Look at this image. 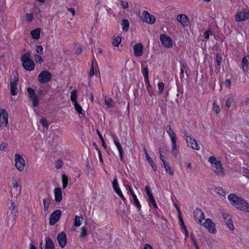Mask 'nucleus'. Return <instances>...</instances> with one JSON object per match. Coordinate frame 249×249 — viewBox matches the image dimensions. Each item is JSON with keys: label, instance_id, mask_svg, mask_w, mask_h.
Instances as JSON below:
<instances>
[{"label": "nucleus", "instance_id": "1", "mask_svg": "<svg viewBox=\"0 0 249 249\" xmlns=\"http://www.w3.org/2000/svg\"><path fill=\"white\" fill-rule=\"evenodd\" d=\"M228 198L231 204L236 209L249 213V204L242 198L238 197L234 194H231L229 195Z\"/></svg>", "mask_w": 249, "mask_h": 249}, {"label": "nucleus", "instance_id": "2", "mask_svg": "<svg viewBox=\"0 0 249 249\" xmlns=\"http://www.w3.org/2000/svg\"><path fill=\"white\" fill-rule=\"evenodd\" d=\"M21 60L22 66L25 70L32 71L35 69V64L31 59V53L30 52H28L26 53L22 54L21 56Z\"/></svg>", "mask_w": 249, "mask_h": 249}, {"label": "nucleus", "instance_id": "3", "mask_svg": "<svg viewBox=\"0 0 249 249\" xmlns=\"http://www.w3.org/2000/svg\"><path fill=\"white\" fill-rule=\"evenodd\" d=\"M18 82V74L17 72L14 71L12 73L10 81V91L12 95H17L18 89L17 84Z\"/></svg>", "mask_w": 249, "mask_h": 249}, {"label": "nucleus", "instance_id": "4", "mask_svg": "<svg viewBox=\"0 0 249 249\" xmlns=\"http://www.w3.org/2000/svg\"><path fill=\"white\" fill-rule=\"evenodd\" d=\"M160 40L162 45L165 48H171L173 46L172 39L170 37L165 34H161L160 35Z\"/></svg>", "mask_w": 249, "mask_h": 249}, {"label": "nucleus", "instance_id": "5", "mask_svg": "<svg viewBox=\"0 0 249 249\" xmlns=\"http://www.w3.org/2000/svg\"><path fill=\"white\" fill-rule=\"evenodd\" d=\"M249 18V9H244L237 12L235 15V19L237 21H242Z\"/></svg>", "mask_w": 249, "mask_h": 249}, {"label": "nucleus", "instance_id": "6", "mask_svg": "<svg viewBox=\"0 0 249 249\" xmlns=\"http://www.w3.org/2000/svg\"><path fill=\"white\" fill-rule=\"evenodd\" d=\"M145 190L146 194L148 197V203L150 206H152L155 209H158V206L156 203V202L154 198L152 193H151L150 187L148 185H146L145 187Z\"/></svg>", "mask_w": 249, "mask_h": 249}, {"label": "nucleus", "instance_id": "7", "mask_svg": "<svg viewBox=\"0 0 249 249\" xmlns=\"http://www.w3.org/2000/svg\"><path fill=\"white\" fill-rule=\"evenodd\" d=\"M52 75L47 71H41L38 76V81L42 84L46 83L49 82L51 79Z\"/></svg>", "mask_w": 249, "mask_h": 249}, {"label": "nucleus", "instance_id": "8", "mask_svg": "<svg viewBox=\"0 0 249 249\" xmlns=\"http://www.w3.org/2000/svg\"><path fill=\"white\" fill-rule=\"evenodd\" d=\"M221 215L225 222L230 230L233 231L234 230V227L232 223L231 217L229 213L226 211H222L221 213Z\"/></svg>", "mask_w": 249, "mask_h": 249}, {"label": "nucleus", "instance_id": "9", "mask_svg": "<svg viewBox=\"0 0 249 249\" xmlns=\"http://www.w3.org/2000/svg\"><path fill=\"white\" fill-rule=\"evenodd\" d=\"M27 92L29 98L31 101L33 106L34 107L37 106L39 103V99L37 95L36 94L34 89L31 88H28L27 89Z\"/></svg>", "mask_w": 249, "mask_h": 249}, {"label": "nucleus", "instance_id": "10", "mask_svg": "<svg viewBox=\"0 0 249 249\" xmlns=\"http://www.w3.org/2000/svg\"><path fill=\"white\" fill-rule=\"evenodd\" d=\"M8 124V114L7 111L1 109L0 112V127L3 128L7 126Z\"/></svg>", "mask_w": 249, "mask_h": 249}, {"label": "nucleus", "instance_id": "11", "mask_svg": "<svg viewBox=\"0 0 249 249\" xmlns=\"http://www.w3.org/2000/svg\"><path fill=\"white\" fill-rule=\"evenodd\" d=\"M61 214L62 213L60 210H55L50 215L49 224L53 226L56 224L60 219Z\"/></svg>", "mask_w": 249, "mask_h": 249}, {"label": "nucleus", "instance_id": "12", "mask_svg": "<svg viewBox=\"0 0 249 249\" xmlns=\"http://www.w3.org/2000/svg\"><path fill=\"white\" fill-rule=\"evenodd\" d=\"M202 225L211 233H214L216 232L215 224L210 218L206 219L205 222L202 224Z\"/></svg>", "mask_w": 249, "mask_h": 249}, {"label": "nucleus", "instance_id": "13", "mask_svg": "<svg viewBox=\"0 0 249 249\" xmlns=\"http://www.w3.org/2000/svg\"><path fill=\"white\" fill-rule=\"evenodd\" d=\"M15 166L18 170L20 171L24 170L25 166V160L22 157H15Z\"/></svg>", "mask_w": 249, "mask_h": 249}, {"label": "nucleus", "instance_id": "14", "mask_svg": "<svg viewBox=\"0 0 249 249\" xmlns=\"http://www.w3.org/2000/svg\"><path fill=\"white\" fill-rule=\"evenodd\" d=\"M186 141L188 145L191 146L193 149L198 150L199 147L196 141L192 137L185 134Z\"/></svg>", "mask_w": 249, "mask_h": 249}, {"label": "nucleus", "instance_id": "15", "mask_svg": "<svg viewBox=\"0 0 249 249\" xmlns=\"http://www.w3.org/2000/svg\"><path fill=\"white\" fill-rule=\"evenodd\" d=\"M195 220L198 224L202 223V220L204 219V213L200 209H196L194 212Z\"/></svg>", "mask_w": 249, "mask_h": 249}, {"label": "nucleus", "instance_id": "16", "mask_svg": "<svg viewBox=\"0 0 249 249\" xmlns=\"http://www.w3.org/2000/svg\"><path fill=\"white\" fill-rule=\"evenodd\" d=\"M57 240L59 246L61 248H64L67 244V237L65 232L62 231L60 232L57 237Z\"/></svg>", "mask_w": 249, "mask_h": 249}, {"label": "nucleus", "instance_id": "17", "mask_svg": "<svg viewBox=\"0 0 249 249\" xmlns=\"http://www.w3.org/2000/svg\"><path fill=\"white\" fill-rule=\"evenodd\" d=\"M161 160L163 163V166L165 169V171L166 173H168L170 175H174V170L171 167L170 164L169 162L165 160L166 157H160Z\"/></svg>", "mask_w": 249, "mask_h": 249}, {"label": "nucleus", "instance_id": "18", "mask_svg": "<svg viewBox=\"0 0 249 249\" xmlns=\"http://www.w3.org/2000/svg\"><path fill=\"white\" fill-rule=\"evenodd\" d=\"M143 21L149 23L153 24L155 22L154 17L148 13L146 11H144L142 13Z\"/></svg>", "mask_w": 249, "mask_h": 249}, {"label": "nucleus", "instance_id": "19", "mask_svg": "<svg viewBox=\"0 0 249 249\" xmlns=\"http://www.w3.org/2000/svg\"><path fill=\"white\" fill-rule=\"evenodd\" d=\"M176 19L183 27H186L189 24V18L185 14H182L178 15L177 16Z\"/></svg>", "mask_w": 249, "mask_h": 249}, {"label": "nucleus", "instance_id": "20", "mask_svg": "<svg viewBox=\"0 0 249 249\" xmlns=\"http://www.w3.org/2000/svg\"><path fill=\"white\" fill-rule=\"evenodd\" d=\"M143 47L141 43H138L133 46L134 54L136 57H140L142 54Z\"/></svg>", "mask_w": 249, "mask_h": 249}, {"label": "nucleus", "instance_id": "21", "mask_svg": "<svg viewBox=\"0 0 249 249\" xmlns=\"http://www.w3.org/2000/svg\"><path fill=\"white\" fill-rule=\"evenodd\" d=\"M55 201L60 202L62 200V191L60 188H55L53 190Z\"/></svg>", "mask_w": 249, "mask_h": 249}, {"label": "nucleus", "instance_id": "22", "mask_svg": "<svg viewBox=\"0 0 249 249\" xmlns=\"http://www.w3.org/2000/svg\"><path fill=\"white\" fill-rule=\"evenodd\" d=\"M16 205L15 202H12L10 207V216L15 221L16 220L18 210L16 209Z\"/></svg>", "mask_w": 249, "mask_h": 249}, {"label": "nucleus", "instance_id": "23", "mask_svg": "<svg viewBox=\"0 0 249 249\" xmlns=\"http://www.w3.org/2000/svg\"><path fill=\"white\" fill-rule=\"evenodd\" d=\"M166 131L167 133L168 134L171 142H176L177 139H176V134L174 132L173 129H172L171 126L170 125H167L166 127Z\"/></svg>", "mask_w": 249, "mask_h": 249}, {"label": "nucleus", "instance_id": "24", "mask_svg": "<svg viewBox=\"0 0 249 249\" xmlns=\"http://www.w3.org/2000/svg\"><path fill=\"white\" fill-rule=\"evenodd\" d=\"M208 161L211 163L212 167H213V170L217 173L218 170V161L215 157H210Z\"/></svg>", "mask_w": 249, "mask_h": 249}, {"label": "nucleus", "instance_id": "25", "mask_svg": "<svg viewBox=\"0 0 249 249\" xmlns=\"http://www.w3.org/2000/svg\"><path fill=\"white\" fill-rule=\"evenodd\" d=\"M249 61L246 56L242 58L241 61L242 69L244 72H247L248 71Z\"/></svg>", "mask_w": 249, "mask_h": 249}, {"label": "nucleus", "instance_id": "26", "mask_svg": "<svg viewBox=\"0 0 249 249\" xmlns=\"http://www.w3.org/2000/svg\"><path fill=\"white\" fill-rule=\"evenodd\" d=\"M132 196L133 200V204L136 206L138 211L141 210L142 205L140 202V201L137 198V196L135 194H132Z\"/></svg>", "mask_w": 249, "mask_h": 249}, {"label": "nucleus", "instance_id": "27", "mask_svg": "<svg viewBox=\"0 0 249 249\" xmlns=\"http://www.w3.org/2000/svg\"><path fill=\"white\" fill-rule=\"evenodd\" d=\"M45 241V249H55L54 243L50 238L47 237Z\"/></svg>", "mask_w": 249, "mask_h": 249}, {"label": "nucleus", "instance_id": "28", "mask_svg": "<svg viewBox=\"0 0 249 249\" xmlns=\"http://www.w3.org/2000/svg\"><path fill=\"white\" fill-rule=\"evenodd\" d=\"M41 29L39 28H36L31 32L32 37L35 39H38L40 36Z\"/></svg>", "mask_w": 249, "mask_h": 249}, {"label": "nucleus", "instance_id": "29", "mask_svg": "<svg viewBox=\"0 0 249 249\" xmlns=\"http://www.w3.org/2000/svg\"><path fill=\"white\" fill-rule=\"evenodd\" d=\"M83 220V217L82 216H79L78 215H75L74 219V225L75 227H79L80 226Z\"/></svg>", "mask_w": 249, "mask_h": 249}, {"label": "nucleus", "instance_id": "30", "mask_svg": "<svg viewBox=\"0 0 249 249\" xmlns=\"http://www.w3.org/2000/svg\"><path fill=\"white\" fill-rule=\"evenodd\" d=\"M51 200L49 197L43 199V204L44 211L46 212L48 210V208L49 207V205L51 203Z\"/></svg>", "mask_w": 249, "mask_h": 249}, {"label": "nucleus", "instance_id": "31", "mask_svg": "<svg viewBox=\"0 0 249 249\" xmlns=\"http://www.w3.org/2000/svg\"><path fill=\"white\" fill-rule=\"evenodd\" d=\"M93 165L91 163H88L86 167V172L88 175L91 174L92 175L94 176V172L92 171Z\"/></svg>", "mask_w": 249, "mask_h": 249}, {"label": "nucleus", "instance_id": "32", "mask_svg": "<svg viewBox=\"0 0 249 249\" xmlns=\"http://www.w3.org/2000/svg\"><path fill=\"white\" fill-rule=\"evenodd\" d=\"M62 183V188L63 189H65L69 182V179L68 177L65 174H63L61 177Z\"/></svg>", "mask_w": 249, "mask_h": 249}, {"label": "nucleus", "instance_id": "33", "mask_svg": "<svg viewBox=\"0 0 249 249\" xmlns=\"http://www.w3.org/2000/svg\"><path fill=\"white\" fill-rule=\"evenodd\" d=\"M122 29L124 32H127L129 29V23L127 19H124L122 20Z\"/></svg>", "mask_w": 249, "mask_h": 249}, {"label": "nucleus", "instance_id": "34", "mask_svg": "<svg viewBox=\"0 0 249 249\" xmlns=\"http://www.w3.org/2000/svg\"><path fill=\"white\" fill-rule=\"evenodd\" d=\"M146 160L148 161V163L152 167L153 170L155 172L157 170V165L154 161L153 160L151 157H146Z\"/></svg>", "mask_w": 249, "mask_h": 249}, {"label": "nucleus", "instance_id": "35", "mask_svg": "<svg viewBox=\"0 0 249 249\" xmlns=\"http://www.w3.org/2000/svg\"><path fill=\"white\" fill-rule=\"evenodd\" d=\"M122 39L120 36H116L113 38L112 44L115 47H118L121 43Z\"/></svg>", "mask_w": 249, "mask_h": 249}, {"label": "nucleus", "instance_id": "36", "mask_svg": "<svg viewBox=\"0 0 249 249\" xmlns=\"http://www.w3.org/2000/svg\"><path fill=\"white\" fill-rule=\"evenodd\" d=\"M142 72L144 76L145 81V82L148 83L149 80H148V70L147 67H145L143 68L142 70Z\"/></svg>", "mask_w": 249, "mask_h": 249}, {"label": "nucleus", "instance_id": "37", "mask_svg": "<svg viewBox=\"0 0 249 249\" xmlns=\"http://www.w3.org/2000/svg\"><path fill=\"white\" fill-rule=\"evenodd\" d=\"M77 97V90L76 89L73 90L71 92V99L73 103H75V102H77L76 99Z\"/></svg>", "mask_w": 249, "mask_h": 249}, {"label": "nucleus", "instance_id": "38", "mask_svg": "<svg viewBox=\"0 0 249 249\" xmlns=\"http://www.w3.org/2000/svg\"><path fill=\"white\" fill-rule=\"evenodd\" d=\"M74 106L75 110L79 114H83L82 107L77 103V102H75L74 103Z\"/></svg>", "mask_w": 249, "mask_h": 249}, {"label": "nucleus", "instance_id": "39", "mask_svg": "<svg viewBox=\"0 0 249 249\" xmlns=\"http://www.w3.org/2000/svg\"><path fill=\"white\" fill-rule=\"evenodd\" d=\"M105 104L108 107H112L113 106V100L109 98L106 97L105 99Z\"/></svg>", "mask_w": 249, "mask_h": 249}, {"label": "nucleus", "instance_id": "40", "mask_svg": "<svg viewBox=\"0 0 249 249\" xmlns=\"http://www.w3.org/2000/svg\"><path fill=\"white\" fill-rule=\"evenodd\" d=\"M112 187L114 191L120 188L116 178H114L113 180Z\"/></svg>", "mask_w": 249, "mask_h": 249}, {"label": "nucleus", "instance_id": "41", "mask_svg": "<svg viewBox=\"0 0 249 249\" xmlns=\"http://www.w3.org/2000/svg\"><path fill=\"white\" fill-rule=\"evenodd\" d=\"M114 143L119 151L120 156H123V152L120 143L116 140H114Z\"/></svg>", "mask_w": 249, "mask_h": 249}, {"label": "nucleus", "instance_id": "42", "mask_svg": "<svg viewBox=\"0 0 249 249\" xmlns=\"http://www.w3.org/2000/svg\"><path fill=\"white\" fill-rule=\"evenodd\" d=\"M81 233L80 237L82 238H84L88 235V231L85 227H82L81 228Z\"/></svg>", "mask_w": 249, "mask_h": 249}, {"label": "nucleus", "instance_id": "43", "mask_svg": "<svg viewBox=\"0 0 249 249\" xmlns=\"http://www.w3.org/2000/svg\"><path fill=\"white\" fill-rule=\"evenodd\" d=\"M178 221L180 225V227L181 229H185L186 226L185 225L184 222L182 219V217L181 215V213H178Z\"/></svg>", "mask_w": 249, "mask_h": 249}, {"label": "nucleus", "instance_id": "44", "mask_svg": "<svg viewBox=\"0 0 249 249\" xmlns=\"http://www.w3.org/2000/svg\"><path fill=\"white\" fill-rule=\"evenodd\" d=\"M124 186L126 190L127 191H128V192L130 193L131 195H132V194H135V193H134L133 190L132 189L130 184H129V183L125 184L124 185Z\"/></svg>", "mask_w": 249, "mask_h": 249}, {"label": "nucleus", "instance_id": "45", "mask_svg": "<svg viewBox=\"0 0 249 249\" xmlns=\"http://www.w3.org/2000/svg\"><path fill=\"white\" fill-rule=\"evenodd\" d=\"M63 165V161L60 159H58L55 162V167L56 169H60L62 167Z\"/></svg>", "mask_w": 249, "mask_h": 249}, {"label": "nucleus", "instance_id": "46", "mask_svg": "<svg viewBox=\"0 0 249 249\" xmlns=\"http://www.w3.org/2000/svg\"><path fill=\"white\" fill-rule=\"evenodd\" d=\"M158 86L159 92L160 94H161L164 89V84L162 82H160L158 83Z\"/></svg>", "mask_w": 249, "mask_h": 249}, {"label": "nucleus", "instance_id": "47", "mask_svg": "<svg viewBox=\"0 0 249 249\" xmlns=\"http://www.w3.org/2000/svg\"><path fill=\"white\" fill-rule=\"evenodd\" d=\"M233 101V99L232 97H229L226 100V106L227 107H231L232 102Z\"/></svg>", "mask_w": 249, "mask_h": 249}, {"label": "nucleus", "instance_id": "48", "mask_svg": "<svg viewBox=\"0 0 249 249\" xmlns=\"http://www.w3.org/2000/svg\"><path fill=\"white\" fill-rule=\"evenodd\" d=\"M172 153L173 154H176L177 151V146L176 144V142H172Z\"/></svg>", "mask_w": 249, "mask_h": 249}, {"label": "nucleus", "instance_id": "49", "mask_svg": "<svg viewBox=\"0 0 249 249\" xmlns=\"http://www.w3.org/2000/svg\"><path fill=\"white\" fill-rule=\"evenodd\" d=\"M35 57L36 63L41 64L43 62V59L40 55L37 54H35Z\"/></svg>", "mask_w": 249, "mask_h": 249}, {"label": "nucleus", "instance_id": "50", "mask_svg": "<svg viewBox=\"0 0 249 249\" xmlns=\"http://www.w3.org/2000/svg\"><path fill=\"white\" fill-rule=\"evenodd\" d=\"M93 61H94V59H93L92 61L91 68H90V71H89V76L90 77H91V76H93L94 74V67H93Z\"/></svg>", "mask_w": 249, "mask_h": 249}, {"label": "nucleus", "instance_id": "51", "mask_svg": "<svg viewBox=\"0 0 249 249\" xmlns=\"http://www.w3.org/2000/svg\"><path fill=\"white\" fill-rule=\"evenodd\" d=\"M40 123L42 124V125L46 127V128H47L48 127V122L46 120V119L45 118H42L40 121Z\"/></svg>", "mask_w": 249, "mask_h": 249}, {"label": "nucleus", "instance_id": "52", "mask_svg": "<svg viewBox=\"0 0 249 249\" xmlns=\"http://www.w3.org/2000/svg\"><path fill=\"white\" fill-rule=\"evenodd\" d=\"M224 177L225 176V171L221 165L219 163V176Z\"/></svg>", "mask_w": 249, "mask_h": 249}, {"label": "nucleus", "instance_id": "53", "mask_svg": "<svg viewBox=\"0 0 249 249\" xmlns=\"http://www.w3.org/2000/svg\"><path fill=\"white\" fill-rule=\"evenodd\" d=\"M117 195L121 197V198L122 199V200H123V202L124 204H126L127 201V199L126 198L124 197V195L123 194V193L122 192H121V193H119L117 194Z\"/></svg>", "mask_w": 249, "mask_h": 249}, {"label": "nucleus", "instance_id": "54", "mask_svg": "<svg viewBox=\"0 0 249 249\" xmlns=\"http://www.w3.org/2000/svg\"><path fill=\"white\" fill-rule=\"evenodd\" d=\"M33 15L31 14H27L25 16V19L28 22H31L33 19Z\"/></svg>", "mask_w": 249, "mask_h": 249}, {"label": "nucleus", "instance_id": "55", "mask_svg": "<svg viewBox=\"0 0 249 249\" xmlns=\"http://www.w3.org/2000/svg\"><path fill=\"white\" fill-rule=\"evenodd\" d=\"M97 133L98 135V136H99V138H100V139L101 140V142H102V145L105 147V141L103 139V136H102V135L101 134V133H100V132L98 131V130H97Z\"/></svg>", "mask_w": 249, "mask_h": 249}, {"label": "nucleus", "instance_id": "56", "mask_svg": "<svg viewBox=\"0 0 249 249\" xmlns=\"http://www.w3.org/2000/svg\"><path fill=\"white\" fill-rule=\"evenodd\" d=\"M121 6L123 9H126L128 7V3L125 1H123L121 3Z\"/></svg>", "mask_w": 249, "mask_h": 249}, {"label": "nucleus", "instance_id": "57", "mask_svg": "<svg viewBox=\"0 0 249 249\" xmlns=\"http://www.w3.org/2000/svg\"><path fill=\"white\" fill-rule=\"evenodd\" d=\"M36 51L38 53H42L43 49L42 46H36Z\"/></svg>", "mask_w": 249, "mask_h": 249}, {"label": "nucleus", "instance_id": "58", "mask_svg": "<svg viewBox=\"0 0 249 249\" xmlns=\"http://www.w3.org/2000/svg\"><path fill=\"white\" fill-rule=\"evenodd\" d=\"M13 187L14 188H17L18 185H19V183H18V181L17 180V179L16 178H14L13 180Z\"/></svg>", "mask_w": 249, "mask_h": 249}, {"label": "nucleus", "instance_id": "59", "mask_svg": "<svg viewBox=\"0 0 249 249\" xmlns=\"http://www.w3.org/2000/svg\"><path fill=\"white\" fill-rule=\"evenodd\" d=\"M243 174L245 176L249 178V169H245L243 171Z\"/></svg>", "mask_w": 249, "mask_h": 249}, {"label": "nucleus", "instance_id": "60", "mask_svg": "<svg viewBox=\"0 0 249 249\" xmlns=\"http://www.w3.org/2000/svg\"><path fill=\"white\" fill-rule=\"evenodd\" d=\"M182 230H183V232L185 234V238H188L189 237V234H188V231H187V229H186V227H185V229H182Z\"/></svg>", "mask_w": 249, "mask_h": 249}, {"label": "nucleus", "instance_id": "61", "mask_svg": "<svg viewBox=\"0 0 249 249\" xmlns=\"http://www.w3.org/2000/svg\"><path fill=\"white\" fill-rule=\"evenodd\" d=\"M144 249H153L150 244H145L144 246Z\"/></svg>", "mask_w": 249, "mask_h": 249}, {"label": "nucleus", "instance_id": "62", "mask_svg": "<svg viewBox=\"0 0 249 249\" xmlns=\"http://www.w3.org/2000/svg\"><path fill=\"white\" fill-rule=\"evenodd\" d=\"M225 84L228 87H230L231 86V82L229 79H226L225 81Z\"/></svg>", "mask_w": 249, "mask_h": 249}, {"label": "nucleus", "instance_id": "63", "mask_svg": "<svg viewBox=\"0 0 249 249\" xmlns=\"http://www.w3.org/2000/svg\"><path fill=\"white\" fill-rule=\"evenodd\" d=\"M213 110L215 111L216 113H218V106L216 105V102L213 103Z\"/></svg>", "mask_w": 249, "mask_h": 249}, {"label": "nucleus", "instance_id": "64", "mask_svg": "<svg viewBox=\"0 0 249 249\" xmlns=\"http://www.w3.org/2000/svg\"><path fill=\"white\" fill-rule=\"evenodd\" d=\"M82 49L81 48H77L75 53L77 54H79L82 53Z\"/></svg>", "mask_w": 249, "mask_h": 249}]
</instances>
